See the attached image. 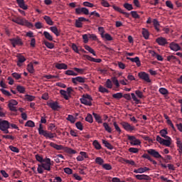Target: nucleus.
<instances>
[{
	"label": "nucleus",
	"instance_id": "1",
	"mask_svg": "<svg viewBox=\"0 0 182 182\" xmlns=\"http://www.w3.org/2000/svg\"><path fill=\"white\" fill-rule=\"evenodd\" d=\"M36 160H37L38 162L41 163V164H38L37 168L38 173L40 174L44 173V170L50 171V167L54 166V161H51L50 159H43L42 156L39 154L36 155Z\"/></svg>",
	"mask_w": 182,
	"mask_h": 182
},
{
	"label": "nucleus",
	"instance_id": "2",
	"mask_svg": "<svg viewBox=\"0 0 182 182\" xmlns=\"http://www.w3.org/2000/svg\"><path fill=\"white\" fill-rule=\"evenodd\" d=\"M38 133L39 135H43V136L46 137V139H54L55 134L52 132H48V131L43 129L42 124H39V128H38Z\"/></svg>",
	"mask_w": 182,
	"mask_h": 182
},
{
	"label": "nucleus",
	"instance_id": "3",
	"mask_svg": "<svg viewBox=\"0 0 182 182\" xmlns=\"http://www.w3.org/2000/svg\"><path fill=\"white\" fill-rule=\"evenodd\" d=\"M146 152H147V155L150 157L152 156L154 159H161V161H166L164 159V157L161 156V155L158 152L156 149H150L148 150H146Z\"/></svg>",
	"mask_w": 182,
	"mask_h": 182
},
{
	"label": "nucleus",
	"instance_id": "4",
	"mask_svg": "<svg viewBox=\"0 0 182 182\" xmlns=\"http://www.w3.org/2000/svg\"><path fill=\"white\" fill-rule=\"evenodd\" d=\"M81 103L85 106H92V102H93V98L90 95H83L80 99Z\"/></svg>",
	"mask_w": 182,
	"mask_h": 182
},
{
	"label": "nucleus",
	"instance_id": "5",
	"mask_svg": "<svg viewBox=\"0 0 182 182\" xmlns=\"http://www.w3.org/2000/svg\"><path fill=\"white\" fill-rule=\"evenodd\" d=\"M11 124L6 120L0 119V131L4 132L5 134H9V125Z\"/></svg>",
	"mask_w": 182,
	"mask_h": 182
},
{
	"label": "nucleus",
	"instance_id": "6",
	"mask_svg": "<svg viewBox=\"0 0 182 182\" xmlns=\"http://www.w3.org/2000/svg\"><path fill=\"white\" fill-rule=\"evenodd\" d=\"M156 141L159 142V144L163 146L169 147L171 144V138H165L163 139L159 136H156Z\"/></svg>",
	"mask_w": 182,
	"mask_h": 182
},
{
	"label": "nucleus",
	"instance_id": "7",
	"mask_svg": "<svg viewBox=\"0 0 182 182\" xmlns=\"http://www.w3.org/2000/svg\"><path fill=\"white\" fill-rule=\"evenodd\" d=\"M138 76L139 79H141V80H144V82H146V83L151 82V80L150 79V75H149V74L146 73V72L139 73Z\"/></svg>",
	"mask_w": 182,
	"mask_h": 182
},
{
	"label": "nucleus",
	"instance_id": "8",
	"mask_svg": "<svg viewBox=\"0 0 182 182\" xmlns=\"http://www.w3.org/2000/svg\"><path fill=\"white\" fill-rule=\"evenodd\" d=\"M13 22L15 23H17L18 25L25 26V25H32V23H29L26 19L25 18H16L12 20Z\"/></svg>",
	"mask_w": 182,
	"mask_h": 182
},
{
	"label": "nucleus",
	"instance_id": "9",
	"mask_svg": "<svg viewBox=\"0 0 182 182\" xmlns=\"http://www.w3.org/2000/svg\"><path fill=\"white\" fill-rule=\"evenodd\" d=\"M128 140L130 141L132 146H139L141 144V141L136 139L134 136H128Z\"/></svg>",
	"mask_w": 182,
	"mask_h": 182
},
{
	"label": "nucleus",
	"instance_id": "10",
	"mask_svg": "<svg viewBox=\"0 0 182 182\" xmlns=\"http://www.w3.org/2000/svg\"><path fill=\"white\" fill-rule=\"evenodd\" d=\"M75 14L77 15H80L84 14V15H89V9L86 7L77 8L75 9Z\"/></svg>",
	"mask_w": 182,
	"mask_h": 182
},
{
	"label": "nucleus",
	"instance_id": "11",
	"mask_svg": "<svg viewBox=\"0 0 182 182\" xmlns=\"http://www.w3.org/2000/svg\"><path fill=\"white\" fill-rule=\"evenodd\" d=\"M120 124L127 132H133V130L135 129V127H134V126L130 125V124H129L128 122H123L120 123Z\"/></svg>",
	"mask_w": 182,
	"mask_h": 182
},
{
	"label": "nucleus",
	"instance_id": "12",
	"mask_svg": "<svg viewBox=\"0 0 182 182\" xmlns=\"http://www.w3.org/2000/svg\"><path fill=\"white\" fill-rule=\"evenodd\" d=\"M18 105V101L15 100H11L9 102L8 107L10 109L12 112H16V107L15 106Z\"/></svg>",
	"mask_w": 182,
	"mask_h": 182
},
{
	"label": "nucleus",
	"instance_id": "13",
	"mask_svg": "<svg viewBox=\"0 0 182 182\" xmlns=\"http://www.w3.org/2000/svg\"><path fill=\"white\" fill-rule=\"evenodd\" d=\"M48 106L50 107L53 110H59L60 106L58 102L50 101L47 103Z\"/></svg>",
	"mask_w": 182,
	"mask_h": 182
},
{
	"label": "nucleus",
	"instance_id": "14",
	"mask_svg": "<svg viewBox=\"0 0 182 182\" xmlns=\"http://www.w3.org/2000/svg\"><path fill=\"white\" fill-rule=\"evenodd\" d=\"M10 42L14 48H16V46L22 45V40L19 38H14L10 39Z\"/></svg>",
	"mask_w": 182,
	"mask_h": 182
},
{
	"label": "nucleus",
	"instance_id": "15",
	"mask_svg": "<svg viewBox=\"0 0 182 182\" xmlns=\"http://www.w3.org/2000/svg\"><path fill=\"white\" fill-rule=\"evenodd\" d=\"M72 82L74 83V85H77L78 83H85L86 82V78L83 77H75L72 78Z\"/></svg>",
	"mask_w": 182,
	"mask_h": 182
},
{
	"label": "nucleus",
	"instance_id": "16",
	"mask_svg": "<svg viewBox=\"0 0 182 182\" xmlns=\"http://www.w3.org/2000/svg\"><path fill=\"white\" fill-rule=\"evenodd\" d=\"M169 48L171 50H173V52H178V50H181V47L180 46L174 42H172L169 44Z\"/></svg>",
	"mask_w": 182,
	"mask_h": 182
},
{
	"label": "nucleus",
	"instance_id": "17",
	"mask_svg": "<svg viewBox=\"0 0 182 182\" xmlns=\"http://www.w3.org/2000/svg\"><path fill=\"white\" fill-rule=\"evenodd\" d=\"M127 60H130L131 62L136 63L138 68H140V66H141V62L140 61V58L139 57H135L134 58L130 57H127Z\"/></svg>",
	"mask_w": 182,
	"mask_h": 182
},
{
	"label": "nucleus",
	"instance_id": "18",
	"mask_svg": "<svg viewBox=\"0 0 182 182\" xmlns=\"http://www.w3.org/2000/svg\"><path fill=\"white\" fill-rule=\"evenodd\" d=\"M17 58H18L17 66H18V68H21V66H22V63L26 61V58H25V57L22 55H17Z\"/></svg>",
	"mask_w": 182,
	"mask_h": 182
},
{
	"label": "nucleus",
	"instance_id": "19",
	"mask_svg": "<svg viewBox=\"0 0 182 182\" xmlns=\"http://www.w3.org/2000/svg\"><path fill=\"white\" fill-rule=\"evenodd\" d=\"M16 2L21 9L26 11L28 9V5L25 4V0H16Z\"/></svg>",
	"mask_w": 182,
	"mask_h": 182
},
{
	"label": "nucleus",
	"instance_id": "20",
	"mask_svg": "<svg viewBox=\"0 0 182 182\" xmlns=\"http://www.w3.org/2000/svg\"><path fill=\"white\" fill-rule=\"evenodd\" d=\"M176 146L177 148H178L177 149V151H178V154H182V141L180 138L176 137Z\"/></svg>",
	"mask_w": 182,
	"mask_h": 182
},
{
	"label": "nucleus",
	"instance_id": "21",
	"mask_svg": "<svg viewBox=\"0 0 182 182\" xmlns=\"http://www.w3.org/2000/svg\"><path fill=\"white\" fill-rule=\"evenodd\" d=\"M113 9H114V11H117V12H119V14H123V15H125V16H127V18H129V13L125 12L123 9H122L120 7L117 6H112Z\"/></svg>",
	"mask_w": 182,
	"mask_h": 182
},
{
	"label": "nucleus",
	"instance_id": "22",
	"mask_svg": "<svg viewBox=\"0 0 182 182\" xmlns=\"http://www.w3.org/2000/svg\"><path fill=\"white\" fill-rule=\"evenodd\" d=\"M50 146L53 147V149H55L58 151H62V150L65 149V148L63 147V145H58L57 144H55L54 142H50Z\"/></svg>",
	"mask_w": 182,
	"mask_h": 182
},
{
	"label": "nucleus",
	"instance_id": "23",
	"mask_svg": "<svg viewBox=\"0 0 182 182\" xmlns=\"http://www.w3.org/2000/svg\"><path fill=\"white\" fill-rule=\"evenodd\" d=\"M134 177L136 178V179L137 180H145V181H150L151 178L147 176V175H135Z\"/></svg>",
	"mask_w": 182,
	"mask_h": 182
},
{
	"label": "nucleus",
	"instance_id": "24",
	"mask_svg": "<svg viewBox=\"0 0 182 182\" xmlns=\"http://www.w3.org/2000/svg\"><path fill=\"white\" fill-rule=\"evenodd\" d=\"M141 157L142 159H144L151 161V163H152L153 165H157V161H156L155 160H153L152 158L149 154H144Z\"/></svg>",
	"mask_w": 182,
	"mask_h": 182
},
{
	"label": "nucleus",
	"instance_id": "25",
	"mask_svg": "<svg viewBox=\"0 0 182 182\" xmlns=\"http://www.w3.org/2000/svg\"><path fill=\"white\" fill-rule=\"evenodd\" d=\"M156 41L161 46H164V45L167 44V40L163 37H159V38H156Z\"/></svg>",
	"mask_w": 182,
	"mask_h": 182
},
{
	"label": "nucleus",
	"instance_id": "26",
	"mask_svg": "<svg viewBox=\"0 0 182 182\" xmlns=\"http://www.w3.org/2000/svg\"><path fill=\"white\" fill-rule=\"evenodd\" d=\"M149 168L148 167H144V168H140L137 169H134V173H145L146 171H149Z\"/></svg>",
	"mask_w": 182,
	"mask_h": 182
},
{
	"label": "nucleus",
	"instance_id": "27",
	"mask_svg": "<svg viewBox=\"0 0 182 182\" xmlns=\"http://www.w3.org/2000/svg\"><path fill=\"white\" fill-rule=\"evenodd\" d=\"M55 68L56 69H58L59 70H66V69H68V65L65 64V63H56L55 64Z\"/></svg>",
	"mask_w": 182,
	"mask_h": 182
},
{
	"label": "nucleus",
	"instance_id": "28",
	"mask_svg": "<svg viewBox=\"0 0 182 182\" xmlns=\"http://www.w3.org/2000/svg\"><path fill=\"white\" fill-rule=\"evenodd\" d=\"M50 31H51V32L54 33L55 36H59V35H60V31H59L58 27L55 26L50 27Z\"/></svg>",
	"mask_w": 182,
	"mask_h": 182
},
{
	"label": "nucleus",
	"instance_id": "29",
	"mask_svg": "<svg viewBox=\"0 0 182 182\" xmlns=\"http://www.w3.org/2000/svg\"><path fill=\"white\" fill-rule=\"evenodd\" d=\"M43 19L44 21H46L47 25H49L50 26H52V25H53V21H52V18H50L49 16H44Z\"/></svg>",
	"mask_w": 182,
	"mask_h": 182
},
{
	"label": "nucleus",
	"instance_id": "30",
	"mask_svg": "<svg viewBox=\"0 0 182 182\" xmlns=\"http://www.w3.org/2000/svg\"><path fill=\"white\" fill-rule=\"evenodd\" d=\"M27 70L29 73H35V68H33V63H30L27 65Z\"/></svg>",
	"mask_w": 182,
	"mask_h": 182
},
{
	"label": "nucleus",
	"instance_id": "31",
	"mask_svg": "<svg viewBox=\"0 0 182 182\" xmlns=\"http://www.w3.org/2000/svg\"><path fill=\"white\" fill-rule=\"evenodd\" d=\"M153 23H154V26L156 29V31H157V32L160 31V23L159 22V21L156 18H154L153 20Z\"/></svg>",
	"mask_w": 182,
	"mask_h": 182
},
{
	"label": "nucleus",
	"instance_id": "32",
	"mask_svg": "<svg viewBox=\"0 0 182 182\" xmlns=\"http://www.w3.org/2000/svg\"><path fill=\"white\" fill-rule=\"evenodd\" d=\"M142 36H144V39H149L150 36V33H149V30L146 28H142Z\"/></svg>",
	"mask_w": 182,
	"mask_h": 182
},
{
	"label": "nucleus",
	"instance_id": "33",
	"mask_svg": "<svg viewBox=\"0 0 182 182\" xmlns=\"http://www.w3.org/2000/svg\"><path fill=\"white\" fill-rule=\"evenodd\" d=\"M60 95H62V96H63L64 99H65V100H69V97L70 96L69 95V92H68L67 91H65L63 90H61L60 91Z\"/></svg>",
	"mask_w": 182,
	"mask_h": 182
},
{
	"label": "nucleus",
	"instance_id": "34",
	"mask_svg": "<svg viewBox=\"0 0 182 182\" xmlns=\"http://www.w3.org/2000/svg\"><path fill=\"white\" fill-rule=\"evenodd\" d=\"M43 36H45L46 39H47L48 41H53V36H52V35H50V33L48 31H44Z\"/></svg>",
	"mask_w": 182,
	"mask_h": 182
},
{
	"label": "nucleus",
	"instance_id": "35",
	"mask_svg": "<svg viewBox=\"0 0 182 182\" xmlns=\"http://www.w3.org/2000/svg\"><path fill=\"white\" fill-rule=\"evenodd\" d=\"M84 48L85 50H87L88 52H90V53H92L93 56H96V53L95 52V50H93V48H92L90 46L85 45Z\"/></svg>",
	"mask_w": 182,
	"mask_h": 182
},
{
	"label": "nucleus",
	"instance_id": "36",
	"mask_svg": "<svg viewBox=\"0 0 182 182\" xmlns=\"http://www.w3.org/2000/svg\"><path fill=\"white\" fill-rule=\"evenodd\" d=\"M102 144L105 145V147L107 149L112 150L113 149V146H112L111 144H109L107 140L102 139Z\"/></svg>",
	"mask_w": 182,
	"mask_h": 182
},
{
	"label": "nucleus",
	"instance_id": "37",
	"mask_svg": "<svg viewBox=\"0 0 182 182\" xmlns=\"http://www.w3.org/2000/svg\"><path fill=\"white\" fill-rule=\"evenodd\" d=\"M102 39H104V41H113V37H112V36L109 33H105L102 36V37H101Z\"/></svg>",
	"mask_w": 182,
	"mask_h": 182
},
{
	"label": "nucleus",
	"instance_id": "38",
	"mask_svg": "<svg viewBox=\"0 0 182 182\" xmlns=\"http://www.w3.org/2000/svg\"><path fill=\"white\" fill-rule=\"evenodd\" d=\"M0 92L4 95L6 96L7 97H9L10 96H12V94L9 92V91L5 90V88H0Z\"/></svg>",
	"mask_w": 182,
	"mask_h": 182
},
{
	"label": "nucleus",
	"instance_id": "39",
	"mask_svg": "<svg viewBox=\"0 0 182 182\" xmlns=\"http://www.w3.org/2000/svg\"><path fill=\"white\" fill-rule=\"evenodd\" d=\"M122 163H125V164H130L131 166H135V161H134L133 160H128V159H122L121 161Z\"/></svg>",
	"mask_w": 182,
	"mask_h": 182
},
{
	"label": "nucleus",
	"instance_id": "40",
	"mask_svg": "<svg viewBox=\"0 0 182 182\" xmlns=\"http://www.w3.org/2000/svg\"><path fill=\"white\" fill-rule=\"evenodd\" d=\"M159 133L161 134V137L164 139H171L170 136H166L168 132L166 129H161Z\"/></svg>",
	"mask_w": 182,
	"mask_h": 182
},
{
	"label": "nucleus",
	"instance_id": "41",
	"mask_svg": "<svg viewBox=\"0 0 182 182\" xmlns=\"http://www.w3.org/2000/svg\"><path fill=\"white\" fill-rule=\"evenodd\" d=\"M36 127V124H34L33 121L28 120L27 122L25 124V127H31L33 128Z\"/></svg>",
	"mask_w": 182,
	"mask_h": 182
},
{
	"label": "nucleus",
	"instance_id": "42",
	"mask_svg": "<svg viewBox=\"0 0 182 182\" xmlns=\"http://www.w3.org/2000/svg\"><path fill=\"white\" fill-rule=\"evenodd\" d=\"M77 116L78 115H75V117H74L73 115H68V117H67V121L73 124L75 122V117H77Z\"/></svg>",
	"mask_w": 182,
	"mask_h": 182
},
{
	"label": "nucleus",
	"instance_id": "43",
	"mask_svg": "<svg viewBox=\"0 0 182 182\" xmlns=\"http://www.w3.org/2000/svg\"><path fill=\"white\" fill-rule=\"evenodd\" d=\"M44 45L48 48V49H53L55 48V45L52 43H50L47 41H44Z\"/></svg>",
	"mask_w": 182,
	"mask_h": 182
},
{
	"label": "nucleus",
	"instance_id": "44",
	"mask_svg": "<svg viewBox=\"0 0 182 182\" xmlns=\"http://www.w3.org/2000/svg\"><path fill=\"white\" fill-rule=\"evenodd\" d=\"M112 83H114V85H115L117 88L120 87V83L119 82V80H117L116 77L112 78Z\"/></svg>",
	"mask_w": 182,
	"mask_h": 182
},
{
	"label": "nucleus",
	"instance_id": "45",
	"mask_svg": "<svg viewBox=\"0 0 182 182\" xmlns=\"http://www.w3.org/2000/svg\"><path fill=\"white\" fill-rule=\"evenodd\" d=\"M63 150H65V151H66V153L69 154H75L76 153L75 150L68 147H65Z\"/></svg>",
	"mask_w": 182,
	"mask_h": 182
},
{
	"label": "nucleus",
	"instance_id": "46",
	"mask_svg": "<svg viewBox=\"0 0 182 182\" xmlns=\"http://www.w3.org/2000/svg\"><path fill=\"white\" fill-rule=\"evenodd\" d=\"M65 75H68V76H77V73H75V71L72 70H68L65 71Z\"/></svg>",
	"mask_w": 182,
	"mask_h": 182
},
{
	"label": "nucleus",
	"instance_id": "47",
	"mask_svg": "<svg viewBox=\"0 0 182 182\" xmlns=\"http://www.w3.org/2000/svg\"><path fill=\"white\" fill-rule=\"evenodd\" d=\"M25 99L27 102H33V100H35V96L26 95H25Z\"/></svg>",
	"mask_w": 182,
	"mask_h": 182
},
{
	"label": "nucleus",
	"instance_id": "48",
	"mask_svg": "<svg viewBox=\"0 0 182 182\" xmlns=\"http://www.w3.org/2000/svg\"><path fill=\"white\" fill-rule=\"evenodd\" d=\"M103 127L105 128V130H106L107 132H108V133H112V129H111V127L108 125L107 123H106V122L103 123Z\"/></svg>",
	"mask_w": 182,
	"mask_h": 182
},
{
	"label": "nucleus",
	"instance_id": "49",
	"mask_svg": "<svg viewBox=\"0 0 182 182\" xmlns=\"http://www.w3.org/2000/svg\"><path fill=\"white\" fill-rule=\"evenodd\" d=\"M92 146L95 147V149H97V150L101 149V145L99 144V141L97 140H95L92 142Z\"/></svg>",
	"mask_w": 182,
	"mask_h": 182
},
{
	"label": "nucleus",
	"instance_id": "50",
	"mask_svg": "<svg viewBox=\"0 0 182 182\" xmlns=\"http://www.w3.org/2000/svg\"><path fill=\"white\" fill-rule=\"evenodd\" d=\"M78 75H83L85 73V68H73Z\"/></svg>",
	"mask_w": 182,
	"mask_h": 182
},
{
	"label": "nucleus",
	"instance_id": "51",
	"mask_svg": "<svg viewBox=\"0 0 182 182\" xmlns=\"http://www.w3.org/2000/svg\"><path fill=\"white\" fill-rule=\"evenodd\" d=\"M159 92L161 95H168V90L164 87L159 88Z\"/></svg>",
	"mask_w": 182,
	"mask_h": 182
},
{
	"label": "nucleus",
	"instance_id": "52",
	"mask_svg": "<svg viewBox=\"0 0 182 182\" xmlns=\"http://www.w3.org/2000/svg\"><path fill=\"white\" fill-rule=\"evenodd\" d=\"M95 164H99L100 166L104 164V159H101V157H96Z\"/></svg>",
	"mask_w": 182,
	"mask_h": 182
},
{
	"label": "nucleus",
	"instance_id": "53",
	"mask_svg": "<svg viewBox=\"0 0 182 182\" xmlns=\"http://www.w3.org/2000/svg\"><path fill=\"white\" fill-rule=\"evenodd\" d=\"M124 8L127 11H132L133 9V6L129 3L124 4Z\"/></svg>",
	"mask_w": 182,
	"mask_h": 182
},
{
	"label": "nucleus",
	"instance_id": "54",
	"mask_svg": "<svg viewBox=\"0 0 182 182\" xmlns=\"http://www.w3.org/2000/svg\"><path fill=\"white\" fill-rule=\"evenodd\" d=\"M112 97H114V99H122L123 97V94L122 92H117L112 95Z\"/></svg>",
	"mask_w": 182,
	"mask_h": 182
},
{
	"label": "nucleus",
	"instance_id": "55",
	"mask_svg": "<svg viewBox=\"0 0 182 182\" xmlns=\"http://www.w3.org/2000/svg\"><path fill=\"white\" fill-rule=\"evenodd\" d=\"M75 127H77V129H78L80 131H83V124H82L80 122L75 123Z\"/></svg>",
	"mask_w": 182,
	"mask_h": 182
},
{
	"label": "nucleus",
	"instance_id": "56",
	"mask_svg": "<svg viewBox=\"0 0 182 182\" xmlns=\"http://www.w3.org/2000/svg\"><path fill=\"white\" fill-rule=\"evenodd\" d=\"M102 166L103 169H105L106 171L112 170V166L109 164H102Z\"/></svg>",
	"mask_w": 182,
	"mask_h": 182
},
{
	"label": "nucleus",
	"instance_id": "57",
	"mask_svg": "<svg viewBox=\"0 0 182 182\" xmlns=\"http://www.w3.org/2000/svg\"><path fill=\"white\" fill-rule=\"evenodd\" d=\"M105 85L106 87H107L108 89H112V87H113V84L112 83L110 79L107 80Z\"/></svg>",
	"mask_w": 182,
	"mask_h": 182
},
{
	"label": "nucleus",
	"instance_id": "58",
	"mask_svg": "<svg viewBox=\"0 0 182 182\" xmlns=\"http://www.w3.org/2000/svg\"><path fill=\"white\" fill-rule=\"evenodd\" d=\"M9 149H10V151H13L14 153L18 154L20 152V150H18L17 147L13 146H9Z\"/></svg>",
	"mask_w": 182,
	"mask_h": 182
},
{
	"label": "nucleus",
	"instance_id": "59",
	"mask_svg": "<svg viewBox=\"0 0 182 182\" xmlns=\"http://www.w3.org/2000/svg\"><path fill=\"white\" fill-rule=\"evenodd\" d=\"M11 76H13V77H14V79H16V80H19V79H21V75L18 73H13L11 74Z\"/></svg>",
	"mask_w": 182,
	"mask_h": 182
},
{
	"label": "nucleus",
	"instance_id": "60",
	"mask_svg": "<svg viewBox=\"0 0 182 182\" xmlns=\"http://www.w3.org/2000/svg\"><path fill=\"white\" fill-rule=\"evenodd\" d=\"M82 5L84 6H87V8H93V6H95V5L89 1H84L82 3Z\"/></svg>",
	"mask_w": 182,
	"mask_h": 182
},
{
	"label": "nucleus",
	"instance_id": "61",
	"mask_svg": "<svg viewBox=\"0 0 182 182\" xmlns=\"http://www.w3.org/2000/svg\"><path fill=\"white\" fill-rule=\"evenodd\" d=\"M93 116H94V118H95L96 122H97L99 124L102 123V119H101V117H100L99 114H95Z\"/></svg>",
	"mask_w": 182,
	"mask_h": 182
},
{
	"label": "nucleus",
	"instance_id": "62",
	"mask_svg": "<svg viewBox=\"0 0 182 182\" xmlns=\"http://www.w3.org/2000/svg\"><path fill=\"white\" fill-rule=\"evenodd\" d=\"M98 32H99V33H100V36H101V38L104 36V35H105L106 33H105V28H103V27H99L98 28Z\"/></svg>",
	"mask_w": 182,
	"mask_h": 182
},
{
	"label": "nucleus",
	"instance_id": "63",
	"mask_svg": "<svg viewBox=\"0 0 182 182\" xmlns=\"http://www.w3.org/2000/svg\"><path fill=\"white\" fill-rule=\"evenodd\" d=\"M16 89L19 93H25V88L23 86L18 85Z\"/></svg>",
	"mask_w": 182,
	"mask_h": 182
},
{
	"label": "nucleus",
	"instance_id": "64",
	"mask_svg": "<svg viewBox=\"0 0 182 182\" xmlns=\"http://www.w3.org/2000/svg\"><path fill=\"white\" fill-rule=\"evenodd\" d=\"M85 122H87L90 124L92 123V116L89 114L85 117Z\"/></svg>",
	"mask_w": 182,
	"mask_h": 182
}]
</instances>
